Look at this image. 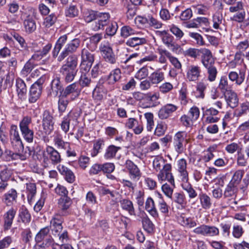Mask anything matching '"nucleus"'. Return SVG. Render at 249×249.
<instances>
[{"instance_id":"6e6552de","label":"nucleus","mask_w":249,"mask_h":249,"mask_svg":"<svg viewBox=\"0 0 249 249\" xmlns=\"http://www.w3.org/2000/svg\"><path fill=\"white\" fill-rule=\"evenodd\" d=\"M80 93L78 85L76 83L71 84L63 89L60 95L73 101L78 97Z\"/></svg>"},{"instance_id":"72a5a7b5","label":"nucleus","mask_w":249,"mask_h":249,"mask_svg":"<svg viewBox=\"0 0 249 249\" xmlns=\"http://www.w3.org/2000/svg\"><path fill=\"white\" fill-rule=\"evenodd\" d=\"M105 92L103 87L100 84H97L92 91V98L94 100L100 101L104 98Z\"/></svg>"},{"instance_id":"3c124183","label":"nucleus","mask_w":249,"mask_h":249,"mask_svg":"<svg viewBox=\"0 0 249 249\" xmlns=\"http://www.w3.org/2000/svg\"><path fill=\"white\" fill-rule=\"evenodd\" d=\"M50 230V229L48 226L41 229L36 235L35 237L36 242L37 243H41L42 240L49 233Z\"/></svg>"},{"instance_id":"ea45409f","label":"nucleus","mask_w":249,"mask_h":249,"mask_svg":"<svg viewBox=\"0 0 249 249\" xmlns=\"http://www.w3.org/2000/svg\"><path fill=\"white\" fill-rule=\"evenodd\" d=\"M221 92L224 94L229 91H231V87L228 84L227 78L225 76L221 77L218 86Z\"/></svg>"},{"instance_id":"4be33fe9","label":"nucleus","mask_w":249,"mask_h":249,"mask_svg":"<svg viewBox=\"0 0 249 249\" xmlns=\"http://www.w3.org/2000/svg\"><path fill=\"white\" fill-rule=\"evenodd\" d=\"M228 76L230 80L235 82V84L238 85H240L245 80V73L242 71H239V74L235 71H231L229 73Z\"/></svg>"},{"instance_id":"774afa93","label":"nucleus","mask_w":249,"mask_h":249,"mask_svg":"<svg viewBox=\"0 0 249 249\" xmlns=\"http://www.w3.org/2000/svg\"><path fill=\"white\" fill-rule=\"evenodd\" d=\"M135 31L129 26H124L121 28V36L123 37L126 38L130 36L134 35Z\"/></svg>"},{"instance_id":"052dcab7","label":"nucleus","mask_w":249,"mask_h":249,"mask_svg":"<svg viewBox=\"0 0 249 249\" xmlns=\"http://www.w3.org/2000/svg\"><path fill=\"white\" fill-rule=\"evenodd\" d=\"M236 190L237 189L235 186L229 183L224 191V197H230L235 196Z\"/></svg>"},{"instance_id":"423d86ee","label":"nucleus","mask_w":249,"mask_h":249,"mask_svg":"<svg viewBox=\"0 0 249 249\" xmlns=\"http://www.w3.org/2000/svg\"><path fill=\"white\" fill-rule=\"evenodd\" d=\"M99 49L101 54L106 62L112 65L117 63V57L114 54L109 44H101Z\"/></svg>"},{"instance_id":"a211bd4d","label":"nucleus","mask_w":249,"mask_h":249,"mask_svg":"<svg viewBox=\"0 0 249 249\" xmlns=\"http://www.w3.org/2000/svg\"><path fill=\"white\" fill-rule=\"evenodd\" d=\"M63 86L60 81V78L56 77L52 81L51 89H50L49 95L51 96L56 97L59 93H61L63 90Z\"/></svg>"},{"instance_id":"f257e3e1","label":"nucleus","mask_w":249,"mask_h":249,"mask_svg":"<svg viewBox=\"0 0 249 249\" xmlns=\"http://www.w3.org/2000/svg\"><path fill=\"white\" fill-rule=\"evenodd\" d=\"M78 58L75 55H70L67 59L66 63L60 69V73L63 76L66 83L72 82L78 71Z\"/></svg>"},{"instance_id":"0eeeda50","label":"nucleus","mask_w":249,"mask_h":249,"mask_svg":"<svg viewBox=\"0 0 249 249\" xmlns=\"http://www.w3.org/2000/svg\"><path fill=\"white\" fill-rule=\"evenodd\" d=\"M44 160L50 161L53 165L60 163L62 160L60 154L54 148L51 146H47L45 153L43 154Z\"/></svg>"},{"instance_id":"aec40b11","label":"nucleus","mask_w":249,"mask_h":249,"mask_svg":"<svg viewBox=\"0 0 249 249\" xmlns=\"http://www.w3.org/2000/svg\"><path fill=\"white\" fill-rule=\"evenodd\" d=\"M16 214V210L11 208L4 214V228L5 230H8L11 228Z\"/></svg>"},{"instance_id":"f8f14e48","label":"nucleus","mask_w":249,"mask_h":249,"mask_svg":"<svg viewBox=\"0 0 249 249\" xmlns=\"http://www.w3.org/2000/svg\"><path fill=\"white\" fill-rule=\"evenodd\" d=\"M72 203L71 199L68 196L61 198L58 201V207L59 210L54 214H59L62 217L69 214L68 211Z\"/></svg>"},{"instance_id":"338daca9","label":"nucleus","mask_w":249,"mask_h":249,"mask_svg":"<svg viewBox=\"0 0 249 249\" xmlns=\"http://www.w3.org/2000/svg\"><path fill=\"white\" fill-rule=\"evenodd\" d=\"M165 160L161 157L155 158L153 161L154 168L157 171H160L166 165Z\"/></svg>"},{"instance_id":"680f3d73","label":"nucleus","mask_w":249,"mask_h":249,"mask_svg":"<svg viewBox=\"0 0 249 249\" xmlns=\"http://www.w3.org/2000/svg\"><path fill=\"white\" fill-rule=\"evenodd\" d=\"M14 38L19 43L22 50H27L28 46L24 38L18 34L14 32L11 34Z\"/></svg>"},{"instance_id":"603ef678","label":"nucleus","mask_w":249,"mask_h":249,"mask_svg":"<svg viewBox=\"0 0 249 249\" xmlns=\"http://www.w3.org/2000/svg\"><path fill=\"white\" fill-rule=\"evenodd\" d=\"M34 66L35 64L34 62H32L30 59L28 60V61L25 64L21 71V75L24 77L27 76L33 69Z\"/></svg>"},{"instance_id":"a19ab883","label":"nucleus","mask_w":249,"mask_h":249,"mask_svg":"<svg viewBox=\"0 0 249 249\" xmlns=\"http://www.w3.org/2000/svg\"><path fill=\"white\" fill-rule=\"evenodd\" d=\"M69 99L63 97L59 95V100L58 101V111L60 113H63L65 111L69 103L71 101Z\"/></svg>"},{"instance_id":"39448f33","label":"nucleus","mask_w":249,"mask_h":249,"mask_svg":"<svg viewBox=\"0 0 249 249\" xmlns=\"http://www.w3.org/2000/svg\"><path fill=\"white\" fill-rule=\"evenodd\" d=\"M156 34L161 39L163 43L172 52H176L180 48L179 45L174 41V37L165 30L157 31Z\"/></svg>"},{"instance_id":"412c9836","label":"nucleus","mask_w":249,"mask_h":249,"mask_svg":"<svg viewBox=\"0 0 249 249\" xmlns=\"http://www.w3.org/2000/svg\"><path fill=\"white\" fill-rule=\"evenodd\" d=\"M57 169L61 174L65 176L66 180L72 183L75 180V176L73 172L63 165L59 164L57 166Z\"/></svg>"},{"instance_id":"f3484780","label":"nucleus","mask_w":249,"mask_h":249,"mask_svg":"<svg viewBox=\"0 0 249 249\" xmlns=\"http://www.w3.org/2000/svg\"><path fill=\"white\" fill-rule=\"evenodd\" d=\"M223 94L228 106L232 108L237 107L239 104V98L234 91H229Z\"/></svg>"},{"instance_id":"20e7f679","label":"nucleus","mask_w":249,"mask_h":249,"mask_svg":"<svg viewBox=\"0 0 249 249\" xmlns=\"http://www.w3.org/2000/svg\"><path fill=\"white\" fill-rule=\"evenodd\" d=\"M81 70L88 71L94 61V54L88 49L84 48L81 52Z\"/></svg>"},{"instance_id":"7c9ffc66","label":"nucleus","mask_w":249,"mask_h":249,"mask_svg":"<svg viewBox=\"0 0 249 249\" xmlns=\"http://www.w3.org/2000/svg\"><path fill=\"white\" fill-rule=\"evenodd\" d=\"M198 196L202 208L205 210L210 209L212 205L210 197L206 194L203 193H200Z\"/></svg>"},{"instance_id":"f704fd0d","label":"nucleus","mask_w":249,"mask_h":249,"mask_svg":"<svg viewBox=\"0 0 249 249\" xmlns=\"http://www.w3.org/2000/svg\"><path fill=\"white\" fill-rule=\"evenodd\" d=\"M79 84L81 87H90L94 86V82L91 80L89 74L82 73L79 79Z\"/></svg>"},{"instance_id":"a18cd8bd","label":"nucleus","mask_w":249,"mask_h":249,"mask_svg":"<svg viewBox=\"0 0 249 249\" xmlns=\"http://www.w3.org/2000/svg\"><path fill=\"white\" fill-rule=\"evenodd\" d=\"M146 21H147L150 26L156 29L160 28L162 26L161 23L152 17L149 16L148 18H142V20H140V22H142V23H144Z\"/></svg>"},{"instance_id":"09e8293b","label":"nucleus","mask_w":249,"mask_h":249,"mask_svg":"<svg viewBox=\"0 0 249 249\" xmlns=\"http://www.w3.org/2000/svg\"><path fill=\"white\" fill-rule=\"evenodd\" d=\"M170 184L167 183L162 185L161 189L165 195L169 198H171L173 189L175 187V180H174V183L169 182Z\"/></svg>"},{"instance_id":"2f4dec72","label":"nucleus","mask_w":249,"mask_h":249,"mask_svg":"<svg viewBox=\"0 0 249 249\" xmlns=\"http://www.w3.org/2000/svg\"><path fill=\"white\" fill-rule=\"evenodd\" d=\"M53 142L58 149H67L69 148L70 143L63 140L62 135L57 133L54 137Z\"/></svg>"},{"instance_id":"bb28decb","label":"nucleus","mask_w":249,"mask_h":249,"mask_svg":"<svg viewBox=\"0 0 249 249\" xmlns=\"http://www.w3.org/2000/svg\"><path fill=\"white\" fill-rule=\"evenodd\" d=\"M24 25L26 33H33L36 28V23L34 19L30 16H28L24 21Z\"/></svg>"},{"instance_id":"58836bf2","label":"nucleus","mask_w":249,"mask_h":249,"mask_svg":"<svg viewBox=\"0 0 249 249\" xmlns=\"http://www.w3.org/2000/svg\"><path fill=\"white\" fill-rule=\"evenodd\" d=\"M17 91L20 98H23L27 92L26 86L22 79H18L16 83Z\"/></svg>"},{"instance_id":"c756f323","label":"nucleus","mask_w":249,"mask_h":249,"mask_svg":"<svg viewBox=\"0 0 249 249\" xmlns=\"http://www.w3.org/2000/svg\"><path fill=\"white\" fill-rule=\"evenodd\" d=\"M120 203L121 208L128 212L130 215H135V209L132 202L128 199L120 200Z\"/></svg>"},{"instance_id":"c9c22d12","label":"nucleus","mask_w":249,"mask_h":249,"mask_svg":"<svg viewBox=\"0 0 249 249\" xmlns=\"http://www.w3.org/2000/svg\"><path fill=\"white\" fill-rule=\"evenodd\" d=\"M158 53L159 54V57L158 59L159 63L160 64H165L167 62V59L170 58L172 54L170 52L165 49L159 48L157 49Z\"/></svg>"},{"instance_id":"9b49d317","label":"nucleus","mask_w":249,"mask_h":249,"mask_svg":"<svg viewBox=\"0 0 249 249\" xmlns=\"http://www.w3.org/2000/svg\"><path fill=\"white\" fill-rule=\"evenodd\" d=\"M172 166L170 163L164 165L163 168L160 171L158 178L160 181L167 180L169 182L174 183V178L171 173Z\"/></svg>"},{"instance_id":"f03ea898","label":"nucleus","mask_w":249,"mask_h":249,"mask_svg":"<svg viewBox=\"0 0 249 249\" xmlns=\"http://www.w3.org/2000/svg\"><path fill=\"white\" fill-rule=\"evenodd\" d=\"M31 118L25 116L23 118L19 123V128L23 139L28 142H33L34 132L29 128V125L31 123Z\"/></svg>"},{"instance_id":"37998d69","label":"nucleus","mask_w":249,"mask_h":249,"mask_svg":"<svg viewBox=\"0 0 249 249\" xmlns=\"http://www.w3.org/2000/svg\"><path fill=\"white\" fill-rule=\"evenodd\" d=\"M181 186L182 189L187 192L190 198H195L197 196L196 192L189 183H182Z\"/></svg>"},{"instance_id":"9d476101","label":"nucleus","mask_w":249,"mask_h":249,"mask_svg":"<svg viewBox=\"0 0 249 249\" xmlns=\"http://www.w3.org/2000/svg\"><path fill=\"white\" fill-rule=\"evenodd\" d=\"M63 217L59 214H54L50 221V227L53 235H59L62 231Z\"/></svg>"},{"instance_id":"5701e85b","label":"nucleus","mask_w":249,"mask_h":249,"mask_svg":"<svg viewBox=\"0 0 249 249\" xmlns=\"http://www.w3.org/2000/svg\"><path fill=\"white\" fill-rule=\"evenodd\" d=\"M68 37L66 35L61 36L56 41L53 52V56L56 57L62 49V47L66 44Z\"/></svg>"},{"instance_id":"13d9d810","label":"nucleus","mask_w":249,"mask_h":249,"mask_svg":"<svg viewBox=\"0 0 249 249\" xmlns=\"http://www.w3.org/2000/svg\"><path fill=\"white\" fill-rule=\"evenodd\" d=\"M126 16L129 19H132L136 15L137 7L133 4H128L126 7Z\"/></svg>"},{"instance_id":"4c0bfd02","label":"nucleus","mask_w":249,"mask_h":249,"mask_svg":"<svg viewBox=\"0 0 249 249\" xmlns=\"http://www.w3.org/2000/svg\"><path fill=\"white\" fill-rule=\"evenodd\" d=\"M146 43V40L145 38L137 36L129 38L126 41V44L130 47H135Z\"/></svg>"},{"instance_id":"dca6fc26","label":"nucleus","mask_w":249,"mask_h":249,"mask_svg":"<svg viewBox=\"0 0 249 249\" xmlns=\"http://www.w3.org/2000/svg\"><path fill=\"white\" fill-rule=\"evenodd\" d=\"M126 168L133 180H138L141 177L140 169L131 160H127L125 163Z\"/></svg>"},{"instance_id":"ddd939ff","label":"nucleus","mask_w":249,"mask_h":249,"mask_svg":"<svg viewBox=\"0 0 249 249\" xmlns=\"http://www.w3.org/2000/svg\"><path fill=\"white\" fill-rule=\"evenodd\" d=\"M110 15L107 13H100L97 17L96 21L93 25V29L95 31L104 29L109 22Z\"/></svg>"},{"instance_id":"5fc2aeb1","label":"nucleus","mask_w":249,"mask_h":249,"mask_svg":"<svg viewBox=\"0 0 249 249\" xmlns=\"http://www.w3.org/2000/svg\"><path fill=\"white\" fill-rule=\"evenodd\" d=\"M79 11L75 5L71 4L65 10V15L70 18H74L78 15Z\"/></svg>"},{"instance_id":"c03bdc74","label":"nucleus","mask_w":249,"mask_h":249,"mask_svg":"<svg viewBox=\"0 0 249 249\" xmlns=\"http://www.w3.org/2000/svg\"><path fill=\"white\" fill-rule=\"evenodd\" d=\"M243 54L241 52H237L235 53L234 58L229 62V65L231 68H235L237 65H241L243 63Z\"/></svg>"},{"instance_id":"393cba45","label":"nucleus","mask_w":249,"mask_h":249,"mask_svg":"<svg viewBox=\"0 0 249 249\" xmlns=\"http://www.w3.org/2000/svg\"><path fill=\"white\" fill-rule=\"evenodd\" d=\"M36 85H33L30 90L29 102L30 103H35L39 98L42 89L38 86L36 87Z\"/></svg>"},{"instance_id":"4468645a","label":"nucleus","mask_w":249,"mask_h":249,"mask_svg":"<svg viewBox=\"0 0 249 249\" xmlns=\"http://www.w3.org/2000/svg\"><path fill=\"white\" fill-rule=\"evenodd\" d=\"M201 68L197 65H191L188 67L186 78L189 81H196L200 77Z\"/></svg>"},{"instance_id":"6e6d98bb","label":"nucleus","mask_w":249,"mask_h":249,"mask_svg":"<svg viewBox=\"0 0 249 249\" xmlns=\"http://www.w3.org/2000/svg\"><path fill=\"white\" fill-rule=\"evenodd\" d=\"M57 17L54 14H52L44 19L43 25L46 28H50L52 26L56 21Z\"/></svg>"},{"instance_id":"6ab92c4d","label":"nucleus","mask_w":249,"mask_h":249,"mask_svg":"<svg viewBox=\"0 0 249 249\" xmlns=\"http://www.w3.org/2000/svg\"><path fill=\"white\" fill-rule=\"evenodd\" d=\"M249 113V102H245L241 103L239 107L234 109L233 116L239 118L244 117Z\"/></svg>"},{"instance_id":"79ce46f5","label":"nucleus","mask_w":249,"mask_h":249,"mask_svg":"<svg viewBox=\"0 0 249 249\" xmlns=\"http://www.w3.org/2000/svg\"><path fill=\"white\" fill-rule=\"evenodd\" d=\"M19 154V160H25L27 159L30 156L34 155L35 151L32 147L27 146L25 149L21 150L20 152H18Z\"/></svg>"},{"instance_id":"49530a36","label":"nucleus","mask_w":249,"mask_h":249,"mask_svg":"<svg viewBox=\"0 0 249 249\" xmlns=\"http://www.w3.org/2000/svg\"><path fill=\"white\" fill-rule=\"evenodd\" d=\"M244 174V170H237L233 174L232 179L231 180L230 183L236 186V185H237L240 182Z\"/></svg>"},{"instance_id":"8fccbe9b","label":"nucleus","mask_w":249,"mask_h":249,"mask_svg":"<svg viewBox=\"0 0 249 249\" xmlns=\"http://www.w3.org/2000/svg\"><path fill=\"white\" fill-rule=\"evenodd\" d=\"M26 189L27 191V199L30 202L36 194V185L35 183H30L27 184Z\"/></svg>"},{"instance_id":"e2e57ef3","label":"nucleus","mask_w":249,"mask_h":249,"mask_svg":"<svg viewBox=\"0 0 249 249\" xmlns=\"http://www.w3.org/2000/svg\"><path fill=\"white\" fill-rule=\"evenodd\" d=\"M13 149L18 152H20L24 149V145L21 138L10 140Z\"/></svg>"},{"instance_id":"de8ad7c7","label":"nucleus","mask_w":249,"mask_h":249,"mask_svg":"<svg viewBox=\"0 0 249 249\" xmlns=\"http://www.w3.org/2000/svg\"><path fill=\"white\" fill-rule=\"evenodd\" d=\"M142 223L143 229L147 232L151 233L153 231L154 225L147 215L143 217Z\"/></svg>"},{"instance_id":"69168bd1","label":"nucleus","mask_w":249,"mask_h":249,"mask_svg":"<svg viewBox=\"0 0 249 249\" xmlns=\"http://www.w3.org/2000/svg\"><path fill=\"white\" fill-rule=\"evenodd\" d=\"M219 233V231L217 227L206 225L205 236H215L218 235Z\"/></svg>"},{"instance_id":"cd10ccee","label":"nucleus","mask_w":249,"mask_h":249,"mask_svg":"<svg viewBox=\"0 0 249 249\" xmlns=\"http://www.w3.org/2000/svg\"><path fill=\"white\" fill-rule=\"evenodd\" d=\"M121 149L120 147L116 146L114 145L108 146L105 151L104 155V158L107 160H109L114 158L119 150Z\"/></svg>"},{"instance_id":"1a4fd4ad","label":"nucleus","mask_w":249,"mask_h":249,"mask_svg":"<svg viewBox=\"0 0 249 249\" xmlns=\"http://www.w3.org/2000/svg\"><path fill=\"white\" fill-rule=\"evenodd\" d=\"M80 44V41L79 39L75 38L68 43L64 50L60 53L57 57V61H62L70 53H72L76 52Z\"/></svg>"},{"instance_id":"7ed1b4c3","label":"nucleus","mask_w":249,"mask_h":249,"mask_svg":"<svg viewBox=\"0 0 249 249\" xmlns=\"http://www.w3.org/2000/svg\"><path fill=\"white\" fill-rule=\"evenodd\" d=\"M187 134L185 131H178L174 136L173 147L178 155L183 153L188 143Z\"/></svg>"},{"instance_id":"0e129e2a","label":"nucleus","mask_w":249,"mask_h":249,"mask_svg":"<svg viewBox=\"0 0 249 249\" xmlns=\"http://www.w3.org/2000/svg\"><path fill=\"white\" fill-rule=\"evenodd\" d=\"M205 68L207 69L208 73V79L211 82L214 81L217 73L215 67L213 65Z\"/></svg>"},{"instance_id":"473e14b6","label":"nucleus","mask_w":249,"mask_h":249,"mask_svg":"<svg viewBox=\"0 0 249 249\" xmlns=\"http://www.w3.org/2000/svg\"><path fill=\"white\" fill-rule=\"evenodd\" d=\"M149 78L152 84H158L164 80V74L163 72L158 70L152 73Z\"/></svg>"},{"instance_id":"864d4df0","label":"nucleus","mask_w":249,"mask_h":249,"mask_svg":"<svg viewBox=\"0 0 249 249\" xmlns=\"http://www.w3.org/2000/svg\"><path fill=\"white\" fill-rule=\"evenodd\" d=\"M222 15L219 13H215L213 17V27L215 29H221L220 25L222 24Z\"/></svg>"},{"instance_id":"e433bc0d","label":"nucleus","mask_w":249,"mask_h":249,"mask_svg":"<svg viewBox=\"0 0 249 249\" xmlns=\"http://www.w3.org/2000/svg\"><path fill=\"white\" fill-rule=\"evenodd\" d=\"M121 78V71L120 69H115L111 71L108 76V82L109 84H114L118 82Z\"/></svg>"},{"instance_id":"4d7b16f0","label":"nucleus","mask_w":249,"mask_h":249,"mask_svg":"<svg viewBox=\"0 0 249 249\" xmlns=\"http://www.w3.org/2000/svg\"><path fill=\"white\" fill-rule=\"evenodd\" d=\"M19 215L23 223H29L31 221V216L28 210L25 208H22L19 210Z\"/></svg>"},{"instance_id":"bf43d9fd","label":"nucleus","mask_w":249,"mask_h":249,"mask_svg":"<svg viewBox=\"0 0 249 249\" xmlns=\"http://www.w3.org/2000/svg\"><path fill=\"white\" fill-rule=\"evenodd\" d=\"M105 144V142L103 139H98L94 142L93 151L91 153L92 157L96 156L99 152L102 146Z\"/></svg>"},{"instance_id":"a878e982","label":"nucleus","mask_w":249,"mask_h":249,"mask_svg":"<svg viewBox=\"0 0 249 249\" xmlns=\"http://www.w3.org/2000/svg\"><path fill=\"white\" fill-rule=\"evenodd\" d=\"M145 209L153 217H157L158 216V213L156 208L154 201L151 197H149L146 199Z\"/></svg>"},{"instance_id":"2eb2a0df","label":"nucleus","mask_w":249,"mask_h":249,"mask_svg":"<svg viewBox=\"0 0 249 249\" xmlns=\"http://www.w3.org/2000/svg\"><path fill=\"white\" fill-rule=\"evenodd\" d=\"M178 107L172 104H167L163 106L159 111L158 116L161 119H165L168 118L171 114L175 112Z\"/></svg>"},{"instance_id":"c85d7f7f","label":"nucleus","mask_w":249,"mask_h":249,"mask_svg":"<svg viewBox=\"0 0 249 249\" xmlns=\"http://www.w3.org/2000/svg\"><path fill=\"white\" fill-rule=\"evenodd\" d=\"M207 84L203 80L197 83L195 96L197 98L203 99L205 96L204 91L207 89Z\"/></svg>"},{"instance_id":"b1692460","label":"nucleus","mask_w":249,"mask_h":249,"mask_svg":"<svg viewBox=\"0 0 249 249\" xmlns=\"http://www.w3.org/2000/svg\"><path fill=\"white\" fill-rule=\"evenodd\" d=\"M17 192L15 189H11L3 196V202L7 205H11L16 201L17 198Z\"/></svg>"}]
</instances>
